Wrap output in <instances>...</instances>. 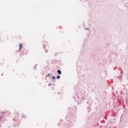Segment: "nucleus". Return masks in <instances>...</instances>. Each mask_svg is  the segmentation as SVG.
<instances>
[{
    "label": "nucleus",
    "instance_id": "obj_1",
    "mask_svg": "<svg viewBox=\"0 0 128 128\" xmlns=\"http://www.w3.org/2000/svg\"><path fill=\"white\" fill-rule=\"evenodd\" d=\"M19 50H22V44H19Z\"/></svg>",
    "mask_w": 128,
    "mask_h": 128
},
{
    "label": "nucleus",
    "instance_id": "obj_5",
    "mask_svg": "<svg viewBox=\"0 0 128 128\" xmlns=\"http://www.w3.org/2000/svg\"><path fill=\"white\" fill-rule=\"evenodd\" d=\"M51 75H52V74H47V76H51Z\"/></svg>",
    "mask_w": 128,
    "mask_h": 128
},
{
    "label": "nucleus",
    "instance_id": "obj_3",
    "mask_svg": "<svg viewBox=\"0 0 128 128\" xmlns=\"http://www.w3.org/2000/svg\"><path fill=\"white\" fill-rule=\"evenodd\" d=\"M52 78L53 80H56V77H55L54 76H53L52 77Z\"/></svg>",
    "mask_w": 128,
    "mask_h": 128
},
{
    "label": "nucleus",
    "instance_id": "obj_4",
    "mask_svg": "<svg viewBox=\"0 0 128 128\" xmlns=\"http://www.w3.org/2000/svg\"><path fill=\"white\" fill-rule=\"evenodd\" d=\"M60 78V76H56V78Z\"/></svg>",
    "mask_w": 128,
    "mask_h": 128
},
{
    "label": "nucleus",
    "instance_id": "obj_2",
    "mask_svg": "<svg viewBox=\"0 0 128 128\" xmlns=\"http://www.w3.org/2000/svg\"><path fill=\"white\" fill-rule=\"evenodd\" d=\"M58 72L59 74H62V71H60V70H58Z\"/></svg>",
    "mask_w": 128,
    "mask_h": 128
}]
</instances>
